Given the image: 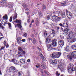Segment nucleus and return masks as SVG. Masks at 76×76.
<instances>
[{
	"label": "nucleus",
	"instance_id": "obj_63",
	"mask_svg": "<svg viewBox=\"0 0 76 76\" xmlns=\"http://www.w3.org/2000/svg\"><path fill=\"white\" fill-rule=\"evenodd\" d=\"M37 21H38V19L37 18H36V22H37Z\"/></svg>",
	"mask_w": 76,
	"mask_h": 76
},
{
	"label": "nucleus",
	"instance_id": "obj_27",
	"mask_svg": "<svg viewBox=\"0 0 76 76\" xmlns=\"http://www.w3.org/2000/svg\"><path fill=\"white\" fill-rule=\"evenodd\" d=\"M21 41V38L20 37H18L17 38V42L18 43H20V42Z\"/></svg>",
	"mask_w": 76,
	"mask_h": 76
},
{
	"label": "nucleus",
	"instance_id": "obj_43",
	"mask_svg": "<svg viewBox=\"0 0 76 76\" xmlns=\"http://www.w3.org/2000/svg\"><path fill=\"white\" fill-rule=\"evenodd\" d=\"M28 39L29 40V41L30 42L31 41H32V39H31V38H28Z\"/></svg>",
	"mask_w": 76,
	"mask_h": 76
},
{
	"label": "nucleus",
	"instance_id": "obj_20",
	"mask_svg": "<svg viewBox=\"0 0 76 76\" xmlns=\"http://www.w3.org/2000/svg\"><path fill=\"white\" fill-rule=\"evenodd\" d=\"M23 74V72L22 71H19L18 72V76H21V75Z\"/></svg>",
	"mask_w": 76,
	"mask_h": 76
},
{
	"label": "nucleus",
	"instance_id": "obj_34",
	"mask_svg": "<svg viewBox=\"0 0 76 76\" xmlns=\"http://www.w3.org/2000/svg\"><path fill=\"white\" fill-rule=\"evenodd\" d=\"M39 22L38 21H37L36 22V25L37 26H39Z\"/></svg>",
	"mask_w": 76,
	"mask_h": 76
},
{
	"label": "nucleus",
	"instance_id": "obj_36",
	"mask_svg": "<svg viewBox=\"0 0 76 76\" xmlns=\"http://www.w3.org/2000/svg\"><path fill=\"white\" fill-rule=\"evenodd\" d=\"M39 16H40V17H41V16H42V13H41V12H39Z\"/></svg>",
	"mask_w": 76,
	"mask_h": 76
},
{
	"label": "nucleus",
	"instance_id": "obj_37",
	"mask_svg": "<svg viewBox=\"0 0 76 76\" xmlns=\"http://www.w3.org/2000/svg\"><path fill=\"white\" fill-rule=\"evenodd\" d=\"M41 66L42 67L43 69H46V68H47V67H46V66L44 64H42V65H41Z\"/></svg>",
	"mask_w": 76,
	"mask_h": 76
},
{
	"label": "nucleus",
	"instance_id": "obj_4",
	"mask_svg": "<svg viewBox=\"0 0 76 76\" xmlns=\"http://www.w3.org/2000/svg\"><path fill=\"white\" fill-rule=\"evenodd\" d=\"M22 21L21 20H18L16 19L15 21H14V22L15 23H18V24H17L15 25V28L16 27H19V28L21 29V28H22V26L21 25V22Z\"/></svg>",
	"mask_w": 76,
	"mask_h": 76
},
{
	"label": "nucleus",
	"instance_id": "obj_41",
	"mask_svg": "<svg viewBox=\"0 0 76 76\" xmlns=\"http://www.w3.org/2000/svg\"><path fill=\"white\" fill-rule=\"evenodd\" d=\"M13 6L12 5L9 4L8 5V6H7V7H12Z\"/></svg>",
	"mask_w": 76,
	"mask_h": 76
},
{
	"label": "nucleus",
	"instance_id": "obj_14",
	"mask_svg": "<svg viewBox=\"0 0 76 76\" xmlns=\"http://www.w3.org/2000/svg\"><path fill=\"white\" fill-rule=\"evenodd\" d=\"M63 25V28H66H66H68L69 26L68 25V24H67V23H63V24H62Z\"/></svg>",
	"mask_w": 76,
	"mask_h": 76
},
{
	"label": "nucleus",
	"instance_id": "obj_42",
	"mask_svg": "<svg viewBox=\"0 0 76 76\" xmlns=\"http://www.w3.org/2000/svg\"><path fill=\"white\" fill-rule=\"evenodd\" d=\"M10 22H11L12 21V16H11L10 18V19L9 20Z\"/></svg>",
	"mask_w": 76,
	"mask_h": 76
},
{
	"label": "nucleus",
	"instance_id": "obj_33",
	"mask_svg": "<svg viewBox=\"0 0 76 76\" xmlns=\"http://www.w3.org/2000/svg\"><path fill=\"white\" fill-rule=\"evenodd\" d=\"M22 6H23V7H24V8H25V7H28V5L26 4H23L22 5Z\"/></svg>",
	"mask_w": 76,
	"mask_h": 76
},
{
	"label": "nucleus",
	"instance_id": "obj_11",
	"mask_svg": "<svg viewBox=\"0 0 76 76\" xmlns=\"http://www.w3.org/2000/svg\"><path fill=\"white\" fill-rule=\"evenodd\" d=\"M71 56L73 58H76V52L74 51L72 53H71Z\"/></svg>",
	"mask_w": 76,
	"mask_h": 76
},
{
	"label": "nucleus",
	"instance_id": "obj_19",
	"mask_svg": "<svg viewBox=\"0 0 76 76\" xmlns=\"http://www.w3.org/2000/svg\"><path fill=\"white\" fill-rule=\"evenodd\" d=\"M18 16V14L17 13H15L14 14V16L13 17V20H15L17 18Z\"/></svg>",
	"mask_w": 76,
	"mask_h": 76
},
{
	"label": "nucleus",
	"instance_id": "obj_5",
	"mask_svg": "<svg viewBox=\"0 0 76 76\" xmlns=\"http://www.w3.org/2000/svg\"><path fill=\"white\" fill-rule=\"evenodd\" d=\"M52 18L53 21H55L56 22H57L58 21H60L61 19V18L60 17H58L56 15L53 16Z\"/></svg>",
	"mask_w": 76,
	"mask_h": 76
},
{
	"label": "nucleus",
	"instance_id": "obj_39",
	"mask_svg": "<svg viewBox=\"0 0 76 76\" xmlns=\"http://www.w3.org/2000/svg\"><path fill=\"white\" fill-rule=\"evenodd\" d=\"M36 67L37 68H40V65H39V64H38V65L36 66Z\"/></svg>",
	"mask_w": 76,
	"mask_h": 76
},
{
	"label": "nucleus",
	"instance_id": "obj_51",
	"mask_svg": "<svg viewBox=\"0 0 76 76\" xmlns=\"http://www.w3.org/2000/svg\"><path fill=\"white\" fill-rule=\"evenodd\" d=\"M27 34L25 33L24 34V37H27Z\"/></svg>",
	"mask_w": 76,
	"mask_h": 76
},
{
	"label": "nucleus",
	"instance_id": "obj_24",
	"mask_svg": "<svg viewBox=\"0 0 76 76\" xmlns=\"http://www.w3.org/2000/svg\"><path fill=\"white\" fill-rule=\"evenodd\" d=\"M51 30L52 32V34H53V36H55V35H56V31L53 29H51Z\"/></svg>",
	"mask_w": 76,
	"mask_h": 76
},
{
	"label": "nucleus",
	"instance_id": "obj_50",
	"mask_svg": "<svg viewBox=\"0 0 76 76\" xmlns=\"http://www.w3.org/2000/svg\"><path fill=\"white\" fill-rule=\"evenodd\" d=\"M59 26H61L62 27H63V26L62 24L60 23L59 24Z\"/></svg>",
	"mask_w": 76,
	"mask_h": 76
},
{
	"label": "nucleus",
	"instance_id": "obj_15",
	"mask_svg": "<svg viewBox=\"0 0 76 76\" xmlns=\"http://www.w3.org/2000/svg\"><path fill=\"white\" fill-rule=\"evenodd\" d=\"M58 61V59H55L53 60L52 61V64H57V62Z\"/></svg>",
	"mask_w": 76,
	"mask_h": 76
},
{
	"label": "nucleus",
	"instance_id": "obj_22",
	"mask_svg": "<svg viewBox=\"0 0 76 76\" xmlns=\"http://www.w3.org/2000/svg\"><path fill=\"white\" fill-rule=\"evenodd\" d=\"M52 45L53 46V47H56V46H57V42H53L52 43Z\"/></svg>",
	"mask_w": 76,
	"mask_h": 76
},
{
	"label": "nucleus",
	"instance_id": "obj_21",
	"mask_svg": "<svg viewBox=\"0 0 76 76\" xmlns=\"http://www.w3.org/2000/svg\"><path fill=\"white\" fill-rule=\"evenodd\" d=\"M42 11H44L45 10V9H46V6H45V5H43L42 6Z\"/></svg>",
	"mask_w": 76,
	"mask_h": 76
},
{
	"label": "nucleus",
	"instance_id": "obj_1",
	"mask_svg": "<svg viewBox=\"0 0 76 76\" xmlns=\"http://www.w3.org/2000/svg\"><path fill=\"white\" fill-rule=\"evenodd\" d=\"M68 37L67 38L68 42L70 43H73L76 42V38H75L74 35L73 34V32H71L68 35Z\"/></svg>",
	"mask_w": 76,
	"mask_h": 76
},
{
	"label": "nucleus",
	"instance_id": "obj_35",
	"mask_svg": "<svg viewBox=\"0 0 76 76\" xmlns=\"http://www.w3.org/2000/svg\"><path fill=\"white\" fill-rule=\"evenodd\" d=\"M64 2H65V3H62L61 4V5H62V6H66V1H65Z\"/></svg>",
	"mask_w": 76,
	"mask_h": 76
},
{
	"label": "nucleus",
	"instance_id": "obj_23",
	"mask_svg": "<svg viewBox=\"0 0 76 76\" xmlns=\"http://www.w3.org/2000/svg\"><path fill=\"white\" fill-rule=\"evenodd\" d=\"M71 48L74 50H76V45H74L72 46Z\"/></svg>",
	"mask_w": 76,
	"mask_h": 76
},
{
	"label": "nucleus",
	"instance_id": "obj_46",
	"mask_svg": "<svg viewBox=\"0 0 76 76\" xmlns=\"http://www.w3.org/2000/svg\"><path fill=\"white\" fill-rule=\"evenodd\" d=\"M47 19L48 20H49L50 19V15H48L47 17Z\"/></svg>",
	"mask_w": 76,
	"mask_h": 76
},
{
	"label": "nucleus",
	"instance_id": "obj_62",
	"mask_svg": "<svg viewBox=\"0 0 76 76\" xmlns=\"http://www.w3.org/2000/svg\"><path fill=\"white\" fill-rule=\"evenodd\" d=\"M18 53L19 54H22L21 52H18Z\"/></svg>",
	"mask_w": 76,
	"mask_h": 76
},
{
	"label": "nucleus",
	"instance_id": "obj_54",
	"mask_svg": "<svg viewBox=\"0 0 76 76\" xmlns=\"http://www.w3.org/2000/svg\"><path fill=\"white\" fill-rule=\"evenodd\" d=\"M21 41L22 42H25L26 41V40L25 39H22Z\"/></svg>",
	"mask_w": 76,
	"mask_h": 76
},
{
	"label": "nucleus",
	"instance_id": "obj_9",
	"mask_svg": "<svg viewBox=\"0 0 76 76\" xmlns=\"http://www.w3.org/2000/svg\"><path fill=\"white\" fill-rule=\"evenodd\" d=\"M58 44L61 47H63L64 44V42L63 40H60L58 41Z\"/></svg>",
	"mask_w": 76,
	"mask_h": 76
},
{
	"label": "nucleus",
	"instance_id": "obj_59",
	"mask_svg": "<svg viewBox=\"0 0 76 76\" xmlns=\"http://www.w3.org/2000/svg\"><path fill=\"white\" fill-rule=\"evenodd\" d=\"M2 24L1 23H0V28H2Z\"/></svg>",
	"mask_w": 76,
	"mask_h": 76
},
{
	"label": "nucleus",
	"instance_id": "obj_8",
	"mask_svg": "<svg viewBox=\"0 0 76 76\" xmlns=\"http://www.w3.org/2000/svg\"><path fill=\"white\" fill-rule=\"evenodd\" d=\"M0 3L1 4H3V7L6 6V4L7 3V1L6 0L1 1L0 2Z\"/></svg>",
	"mask_w": 76,
	"mask_h": 76
},
{
	"label": "nucleus",
	"instance_id": "obj_26",
	"mask_svg": "<svg viewBox=\"0 0 76 76\" xmlns=\"http://www.w3.org/2000/svg\"><path fill=\"white\" fill-rule=\"evenodd\" d=\"M18 50L19 51H21V52L23 51V49H22V47H18Z\"/></svg>",
	"mask_w": 76,
	"mask_h": 76
},
{
	"label": "nucleus",
	"instance_id": "obj_53",
	"mask_svg": "<svg viewBox=\"0 0 76 76\" xmlns=\"http://www.w3.org/2000/svg\"><path fill=\"white\" fill-rule=\"evenodd\" d=\"M39 56H40L41 58H42V57H44V56H43V55H42V54L41 53L39 55Z\"/></svg>",
	"mask_w": 76,
	"mask_h": 76
},
{
	"label": "nucleus",
	"instance_id": "obj_57",
	"mask_svg": "<svg viewBox=\"0 0 76 76\" xmlns=\"http://www.w3.org/2000/svg\"><path fill=\"white\" fill-rule=\"evenodd\" d=\"M31 36L32 38H34V34H31Z\"/></svg>",
	"mask_w": 76,
	"mask_h": 76
},
{
	"label": "nucleus",
	"instance_id": "obj_56",
	"mask_svg": "<svg viewBox=\"0 0 76 76\" xmlns=\"http://www.w3.org/2000/svg\"><path fill=\"white\" fill-rule=\"evenodd\" d=\"M4 47H2L1 48V50H4Z\"/></svg>",
	"mask_w": 76,
	"mask_h": 76
},
{
	"label": "nucleus",
	"instance_id": "obj_16",
	"mask_svg": "<svg viewBox=\"0 0 76 76\" xmlns=\"http://www.w3.org/2000/svg\"><path fill=\"white\" fill-rule=\"evenodd\" d=\"M67 57L68 59H69V60H70V61H72V56H71V55H70V54L67 55Z\"/></svg>",
	"mask_w": 76,
	"mask_h": 76
},
{
	"label": "nucleus",
	"instance_id": "obj_18",
	"mask_svg": "<svg viewBox=\"0 0 76 76\" xmlns=\"http://www.w3.org/2000/svg\"><path fill=\"white\" fill-rule=\"evenodd\" d=\"M20 61L21 63L22 64H25V60L23 59H21Z\"/></svg>",
	"mask_w": 76,
	"mask_h": 76
},
{
	"label": "nucleus",
	"instance_id": "obj_7",
	"mask_svg": "<svg viewBox=\"0 0 76 76\" xmlns=\"http://www.w3.org/2000/svg\"><path fill=\"white\" fill-rule=\"evenodd\" d=\"M66 15L69 18H71V17H72V13H70V12H69L67 10H66Z\"/></svg>",
	"mask_w": 76,
	"mask_h": 76
},
{
	"label": "nucleus",
	"instance_id": "obj_44",
	"mask_svg": "<svg viewBox=\"0 0 76 76\" xmlns=\"http://www.w3.org/2000/svg\"><path fill=\"white\" fill-rule=\"evenodd\" d=\"M58 67L60 69H61L62 68H63V66H61V65H59L58 66Z\"/></svg>",
	"mask_w": 76,
	"mask_h": 76
},
{
	"label": "nucleus",
	"instance_id": "obj_12",
	"mask_svg": "<svg viewBox=\"0 0 76 76\" xmlns=\"http://www.w3.org/2000/svg\"><path fill=\"white\" fill-rule=\"evenodd\" d=\"M47 48L48 51H51L53 49V48L51 47L50 44L48 45Z\"/></svg>",
	"mask_w": 76,
	"mask_h": 76
},
{
	"label": "nucleus",
	"instance_id": "obj_13",
	"mask_svg": "<svg viewBox=\"0 0 76 76\" xmlns=\"http://www.w3.org/2000/svg\"><path fill=\"white\" fill-rule=\"evenodd\" d=\"M12 70H13V71L16 70V71H18V70L16 69L15 67L13 66H12V67H10V69H9L10 72H12Z\"/></svg>",
	"mask_w": 76,
	"mask_h": 76
},
{
	"label": "nucleus",
	"instance_id": "obj_48",
	"mask_svg": "<svg viewBox=\"0 0 76 76\" xmlns=\"http://www.w3.org/2000/svg\"><path fill=\"white\" fill-rule=\"evenodd\" d=\"M44 72L45 74H46L47 75H48V72L46 71H45Z\"/></svg>",
	"mask_w": 76,
	"mask_h": 76
},
{
	"label": "nucleus",
	"instance_id": "obj_55",
	"mask_svg": "<svg viewBox=\"0 0 76 76\" xmlns=\"http://www.w3.org/2000/svg\"><path fill=\"white\" fill-rule=\"evenodd\" d=\"M60 69V70H61V72H63V70H64L63 67H62V68Z\"/></svg>",
	"mask_w": 76,
	"mask_h": 76
},
{
	"label": "nucleus",
	"instance_id": "obj_17",
	"mask_svg": "<svg viewBox=\"0 0 76 76\" xmlns=\"http://www.w3.org/2000/svg\"><path fill=\"white\" fill-rule=\"evenodd\" d=\"M60 15H61V16L63 18H66V15H65V12H64L62 13V12Z\"/></svg>",
	"mask_w": 76,
	"mask_h": 76
},
{
	"label": "nucleus",
	"instance_id": "obj_49",
	"mask_svg": "<svg viewBox=\"0 0 76 76\" xmlns=\"http://www.w3.org/2000/svg\"><path fill=\"white\" fill-rule=\"evenodd\" d=\"M22 52H23V54L24 55H25V54H26V52H25L24 51H23H23H22Z\"/></svg>",
	"mask_w": 76,
	"mask_h": 76
},
{
	"label": "nucleus",
	"instance_id": "obj_60",
	"mask_svg": "<svg viewBox=\"0 0 76 76\" xmlns=\"http://www.w3.org/2000/svg\"><path fill=\"white\" fill-rule=\"evenodd\" d=\"M9 45L8 44H7V45L6 46V48H8L9 47Z\"/></svg>",
	"mask_w": 76,
	"mask_h": 76
},
{
	"label": "nucleus",
	"instance_id": "obj_58",
	"mask_svg": "<svg viewBox=\"0 0 76 76\" xmlns=\"http://www.w3.org/2000/svg\"><path fill=\"white\" fill-rule=\"evenodd\" d=\"M7 21L5 22V23H4V26H5V24H7Z\"/></svg>",
	"mask_w": 76,
	"mask_h": 76
},
{
	"label": "nucleus",
	"instance_id": "obj_40",
	"mask_svg": "<svg viewBox=\"0 0 76 76\" xmlns=\"http://www.w3.org/2000/svg\"><path fill=\"white\" fill-rule=\"evenodd\" d=\"M36 42V40H35V38H34L33 39V41L32 42L33 44H35Z\"/></svg>",
	"mask_w": 76,
	"mask_h": 76
},
{
	"label": "nucleus",
	"instance_id": "obj_10",
	"mask_svg": "<svg viewBox=\"0 0 76 76\" xmlns=\"http://www.w3.org/2000/svg\"><path fill=\"white\" fill-rule=\"evenodd\" d=\"M51 42V39L50 38H47L46 39V41L45 42V44L47 45L48 44H49Z\"/></svg>",
	"mask_w": 76,
	"mask_h": 76
},
{
	"label": "nucleus",
	"instance_id": "obj_38",
	"mask_svg": "<svg viewBox=\"0 0 76 76\" xmlns=\"http://www.w3.org/2000/svg\"><path fill=\"white\" fill-rule=\"evenodd\" d=\"M65 50H66V51H68L69 50V47H66Z\"/></svg>",
	"mask_w": 76,
	"mask_h": 76
},
{
	"label": "nucleus",
	"instance_id": "obj_64",
	"mask_svg": "<svg viewBox=\"0 0 76 76\" xmlns=\"http://www.w3.org/2000/svg\"><path fill=\"white\" fill-rule=\"evenodd\" d=\"M34 20H32V21H31V23H34Z\"/></svg>",
	"mask_w": 76,
	"mask_h": 76
},
{
	"label": "nucleus",
	"instance_id": "obj_25",
	"mask_svg": "<svg viewBox=\"0 0 76 76\" xmlns=\"http://www.w3.org/2000/svg\"><path fill=\"white\" fill-rule=\"evenodd\" d=\"M62 11H56V13H57V14H58V15H59L58 16H60V15L61 14V13Z\"/></svg>",
	"mask_w": 76,
	"mask_h": 76
},
{
	"label": "nucleus",
	"instance_id": "obj_28",
	"mask_svg": "<svg viewBox=\"0 0 76 76\" xmlns=\"http://www.w3.org/2000/svg\"><path fill=\"white\" fill-rule=\"evenodd\" d=\"M69 7L70 9H73V8H75V5L73 4H72Z\"/></svg>",
	"mask_w": 76,
	"mask_h": 76
},
{
	"label": "nucleus",
	"instance_id": "obj_61",
	"mask_svg": "<svg viewBox=\"0 0 76 76\" xmlns=\"http://www.w3.org/2000/svg\"><path fill=\"white\" fill-rule=\"evenodd\" d=\"M25 9L26 10H29V9L28 8H26V9L25 8Z\"/></svg>",
	"mask_w": 76,
	"mask_h": 76
},
{
	"label": "nucleus",
	"instance_id": "obj_2",
	"mask_svg": "<svg viewBox=\"0 0 76 76\" xmlns=\"http://www.w3.org/2000/svg\"><path fill=\"white\" fill-rule=\"evenodd\" d=\"M67 69L69 73H72L73 72L75 71V76H76V68L74 67V65L72 63H70Z\"/></svg>",
	"mask_w": 76,
	"mask_h": 76
},
{
	"label": "nucleus",
	"instance_id": "obj_29",
	"mask_svg": "<svg viewBox=\"0 0 76 76\" xmlns=\"http://www.w3.org/2000/svg\"><path fill=\"white\" fill-rule=\"evenodd\" d=\"M56 76H60V73H59V72L57 71L56 73Z\"/></svg>",
	"mask_w": 76,
	"mask_h": 76
},
{
	"label": "nucleus",
	"instance_id": "obj_45",
	"mask_svg": "<svg viewBox=\"0 0 76 76\" xmlns=\"http://www.w3.org/2000/svg\"><path fill=\"white\" fill-rule=\"evenodd\" d=\"M44 34L45 37H46L47 35V33L46 32H44Z\"/></svg>",
	"mask_w": 76,
	"mask_h": 76
},
{
	"label": "nucleus",
	"instance_id": "obj_6",
	"mask_svg": "<svg viewBox=\"0 0 76 76\" xmlns=\"http://www.w3.org/2000/svg\"><path fill=\"white\" fill-rule=\"evenodd\" d=\"M63 28H64V31L63 32V33L64 34V35H67V34H68V31H69V30L67 28H65L63 27H62L61 30H62L63 31V30H64Z\"/></svg>",
	"mask_w": 76,
	"mask_h": 76
},
{
	"label": "nucleus",
	"instance_id": "obj_3",
	"mask_svg": "<svg viewBox=\"0 0 76 76\" xmlns=\"http://www.w3.org/2000/svg\"><path fill=\"white\" fill-rule=\"evenodd\" d=\"M61 54V52H58V53L55 52L52 54V55H51L52 57L53 58H58L60 57V56Z\"/></svg>",
	"mask_w": 76,
	"mask_h": 76
},
{
	"label": "nucleus",
	"instance_id": "obj_52",
	"mask_svg": "<svg viewBox=\"0 0 76 76\" xmlns=\"http://www.w3.org/2000/svg\"><path fill=\"white\" fill-rule=\"evenodd\" d=\"M56 41H57V39H55L53 41V42H56Z\"/></svg>",
	"mask_w": 76,
	"mask_h": 76
},
{
	"label": "nucleus",
	"instance_id": "obj_30",
	"mask_svg": "<svg viewBox=\"0 0 76 76\" xmlns=\"http://www.w3.org/2000/svg\"><path fill=\"white\" fill-rule=\"evenodd\" d=\"M12 62H13L15 64H16V60H15V59L14 58L12 60Z\"/></svg>",
	"mask_w": 76,
	"mask_h": 76
},
{
	"label": "nucleus",
	"instance_id": "obj_31",
	"mask_svg": "<svg viewBox=\"0 0 76 76\" xmlns=\"http://www.w3.org/2000/svg\"><path fill=\"white\" fill-rule=\"evenodd\" d=\"M3 19H7V15H5L4 16H3Z\"/></svg>",
	"mask_w": 76,
	"mask_h": 76
},
{
	"label": "nucleus",
	"instance_id": "obj_32",
	"mask_svg": "<svg viewBox=\"0 0 76 76\" xmlns=\"http://www.w3.org/2000/svg\"><path fill=\"white\" fill-rule=\"evenodd\" d=\"M7 24H8V25L9 26V27L10 28H12V25L11 24V23H7Z\"/></svg>",
	"mask_w": 76,
	"mask_h": 76
},
{
	"label": "nucleus",
	"instance_id": "obj_47",
	"mask_svg": "<svg viewBox=\"0 0 76 76\" xmlns=\"http://www.w3.org/2000/svg\"><path fill=\"white\" fill-rule=\"evenodd\" d=\"M41 58H42V60L44 61V60H45V58L44 56L42 57Z\"/></svg>",
	"mask_w": 76,
	"mask_h": 76
}]
</instances>
